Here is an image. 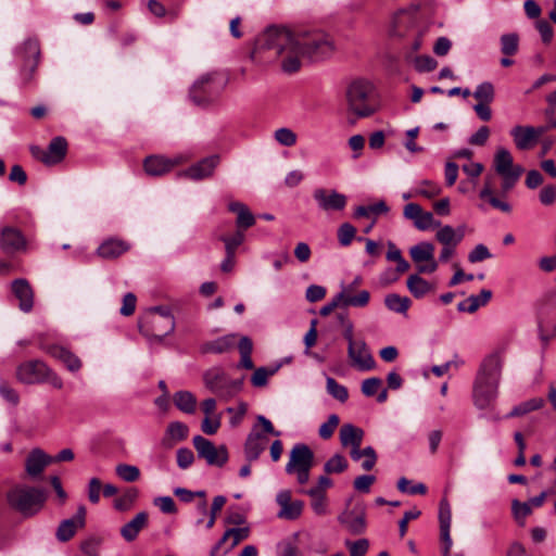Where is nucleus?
<instances>
[{"label": "nucleus", "mask_w": 556, "mask_h": 556, "mask_svg": "<svg viewBox=\"0 0 556 556\" xmlns=\"http://www.w3.org/2000/svg\"><path fill=\"white\" fill-rule=\"evenodd\" d=\"M256 50L273 53L280 59L283 72L294 73L301 67L302 56L323 60L332 54L334 45L319 30L294 33L285 26H269L257 37Z\"/></svg>", "instance_id": "f257e3e1"}, {"label": "nucleus", "mask_w": 556, "mask_h": 556, "mask_svg": "<svg viewBox=\"0 0 556 556\" xmlns=\"http://www.w3.org/2000/svg\"><path fill=\"white\" fill-rule=\"evenodd\" d=\"M503 357L500 351L486 355L478 370L473 383V403L479 409H484L495 401L502 375Z\"/></svg>", "instance_id": "f03ea898"}, {"label": "nucleus", "mask_w": 556, "mask_h": 556, "mask_svg": "<svg viewBox=\"0 0 556 556\" xmlns=\"http://www.w3.org/2000/svg\"><path fill=\"white\" fill-rule=\"evenodd\" d=\"M5 500L12 510L29 518L42 509L47 493L42 488L18 483L7 492Z\"/></svg>", "instance_id": "7ed1b4c3"}, {"label": "nucleus", "mask_w": 556, "mask_h": 556, "mask_svg": "<svg viewBox=\"0 0 556 556\" xmlns=\"http://www.w3.org/2000/svg\"><path fill=\"white\" fill-rule=\"evenodd\" d=\"M426 31V27L417 26L414 13L400 11L393 17L390 36L403 40L405 52H417L422 46Z\"/></svg>", "instance_id": "20e7f679"}, {"label": "nucleus", "mask_w": 556, "mask_h": 556, "mask_svg": "<svg viewBox=\"0 0 556 556\" xmlns=\"http://www.w3.org/2000/svg\"><path fill=\"white\" fill-rule=\"evenodd\" d=\"M349 112L357 118H364L376 112L374 88L366 80L352 81L345 92Z\"/></svg>", "instance_id": "39448f33"}, {"label": "nucleus", "mask_w": 556, "mask_h": 556, "mask_svg": "<svg viewBox=\"0 0 556 556\" xmlns=\"http://www.w3.org/2000/svg\"><path fill=\"white\" fill-rule=\"evenodd\" d=\"M244 378L230 380L220 367L204 371L203 382L206 389L216 394L219 400L229 401L242 391Z\"/></svg>", "instance_id": "423d86ee"}, {"label": "nucleus", "mask_w": 556, "mask_h": 556, "mask_svg": "<svg viewBox=\"0 0 556 556\" xmlns=\"http://www.w3.org/2000/svg\"><path fill=\"white\" fill-rule=\"evenodd\" d=\"M222 89L217 73H207L194 81L189 97L195 105L207 106L218 98Z\"/></svg>", "instance_id": "0eeeda50"}, {"label": "nucleus", "mask_w": 556, "mask_h": 556, "mask_svg": "<svg viewBox=\"0 0 556 556\" xmlns=\"http://www.w3.org/2000/svg\"><path fill=\"white\" fill-rule=\"evenodd\" d=\"M174 328L175 320L170 312H165L163 315L148 314L139 325L141 333L157 340L173 332Z\"/></svg>", "instance_id": "6e6552de"}, {"label": "nucleus", "mask_w": 556, "mask_h": 556, "mask_svg": "<svg viewBox=\"0 0 556 556\" xmlns=\"http://www.w3.org/2000/svg\"><path fill=\"white\" fill-rule=\"evenodd\" d=\"M192 443L198 456L205 459L207 465L223 467L227 463L229 456L225 445L216 447L210 440L202 435H195Z\"/></svg>", "instance_id": "1a4fd4ad"}, {"label": "nucleus", "mask_w": 556, "mask_h": 556, "mask_svg": "<svg viewBox=\"0 0 556 556\" xmlns=\"http://www.w3.org/2000/svg\"><path fill=\"white\" fill-rule=\"evenodd\" d=\"M51 369L40 359L22 363L16 369V378L22 383L36 384L47 380Z\"/></svg>", "instance_id": "9d476101"}, {"label": "nucleus", "mask_w": 556, "mask_h": 556, "mask_svg": "<svg viewBox=\"0 0 556 556\" xmlns=\"http://www.w3.org/2000/svg\"><path fill=\"white\" fill-rule=\"evenodd\" d=\"M190 155L178 154L173 157H165L162 155H150L143 162V168L150 176H162L170 172L175 166L189 161Z\"/></svg>", "instance_id": "9b49d317"}, {"label": "nucleus", "mask_w": 556, "mask_h": 556, "mask_svg": "<svg viewBox=\"0 0 556 556\" xmlns=\"http://www.w3.org/2000/svg\"><path fill=\"white\" fill-rule=\"evenodd\" d=\"M17 53L22 59V76L24 80L28 81L31 79L39 62L40 48L38 41L35 39L25 40Z\"/></svg>", "instance_id": "f8f14e48"}, {"label": "nucleus", "mask_w": 556, "mask_h": 556, "mask_svg": "<svg viewBox=\"0 0 556 556\" xmlns=\"http://www.w3.org/2000/svg\"><path fill=\"white\" fill-rule=\"evenodd\" d=\"M338 520L351 534L358 535L364 533L367 527L365 506L356 504L353 508L345 509L339 515Z\"/></svg>", "instance_id": "ddd939ff"}, {"label": "nucleus", "mask_w": 556, "mask_h": 556, "mask_svg": "<svg viewBox=\"0 0 556 556\" xmlns=\"http://www.w3.org/2000/svg\"><path fill=\"white\" fill-rule=\"evenodd\" d=\"M370 300V293L362 290L356 295H349L345 291H340L329 303L320 308V315L327 316L337 307H365Z\"/></svg>", "instance_id": "4468645a"}, {"label": "nucleus", "mask_w": 556, "mask_h": 556, "mask_svg": "<svg viewBox=\"0 0 556 556\" xmlns=\"http://www.w3.org/2000/svg\"><path fill=\"white\" fill-rule=\"evenodd\" d=\"M313 198L318 208L327 213L343 211L348 203V198L334 189L317 188L313 192Z\"/></svg>", "instance_id": "2eb2a0df"}, {"label": "nucleus", "mask_w": 556, "mask_h": 556, "mask_svg": "<svg viewBox=\"0 0 556 556\" xmlns=\"http://www.w3.org/2000/svg\"><path fill=\"white\" fill-rule=\"evenodd\" d=\"M365 432L353 424H344L339 431L342 447L350 448V456L354 462L359 460L358 450L362 446Z\"/></svg>", "instance_id": "dca6fc26"}, {"label": "nucleus", "mask_w": 556, "mask_h": 556, "mask_svg": "<svg viewBox=\"0 0 556 556\" xmlns=\"http://www.w3.org/2000/svg\"><path fill=\"white\" fill-rule=\"evenodd\" d=\"M314 464V453L304 443L295 444L291 452L286 472L292 475L295 470L312 469Z\"/></svg>", "instance_id": "f3484780"}, {"label": "nucleus", "mask_w": 556, "mask_h": 556, "mask_svg": "<svg viewBox=\"0 0 556 556\" xmlns=\"http://www.w3.org/2000/svg\"><path fill=\"white\" fill-rule=\"evenodd\" d=\"M348 355L352 365L362 371L371 370L376 362L364 340L348 345Z\"/></svg>", "instance_id": "a211bd4d"}, {"label": "nucleus", "mask_w": 556, "mask_h": 556, "mask_svg": "<svg viewBox=\"0 0 556 556\" xmlns=\"http://www.w3.org/2000/svg\"><path fill=\"white\" fill-rule=\"evenodd\" d=\"M219 164V156L214 154L202 159L187 169L179 173V176L191 180H203L213 176L215 168Z\"/></svg>", "instance_id": "6ab92c4d"}, {"label": "nucleus", "mask_w": 556, "mask_h": 556, "mask_svg": "<svg viewBox=\"0 0 556 556\" xmlns=\"http://www.w3.org/2000/svg\"><path fill=\"white\" fill-rule=\"evenodd\" d=\"M0 249L8 255H14L26 250V239L14 227H4L0 236Z\"/></svg>", "instance_id": "aec40b11"}, {"label": "nucleus", "mask_w": 556, "mask_h": 556, "mask_svg": "<svg viewBox=\"0 0 556 556\" xmlns=\"http://www.w3.org/2000/svg\"><path fill=\"white\" fill-rule=\"evenodd\" d=\"M53 458L41 448H33L25 459V471L31 480L38 479Z\"/></svg>", "instance_id": "412c9836"}, {"label": "nucleus", "mask_w": 556, "mask_h": 556, "mask_svg": "<svg viewBox=\"0 0 556 556\" xmlns=\"http://www.w3.org/2000/svg\"><path fill=\"white\" fill-rule=\"evenodd\" d=\"M439 521H440V538L442 541V553L443 556L450 555V549L452 547V539H451V522H452V511L448 502L443 498L440 502L439 508Z\"/></svg>", "instance_id": "4be33fe9"}, {"label": "nucleus", "mask_w": 556, "mask_h": 556, "mask_svg": "<svg viewBox=\"0 0 556 556\" xmlns=\"http://www.w3.org/2000/svg\"><path fill=\"white\" fill-rule=\"evenodd\" d=\"M86 508L79 506L73 518L63 520L56 529L55 536L60 542L70 541L76 531L85 526Z\"/></svg>", "instance_id": "5701e85b"}, {"label": "nucleus", "mask_w": 556, "mask_h": 556, "mask_svg": "<svg viewBox=\"0 0 556 556\" xmlns=\"http://www.w3.org/2000/svg\"><path fill=\"white\" fill-rule=\"evenodd\" d=\"M276 502L280 506V510L278 513L279 518L294 520L303 510V502L292 501L291 492L288 490L280 491L276 496Z\"/></svg>", "instance_id": "b1692460"}, {"label": "nucleus", "mask_w": 556, "mask_h": 556, "mask_svg": "<svg viewBox=\"0 0 556 556\" xmlns=\"http://www.w3.org/2000/svg\"><path fill=\"white\" fill-rule=\"evenodd\" d=\"M11 289L18 300V307L24 313H29L34 306V291L29 282L24 278L12 281Z\"/></svg>", "instance_id": "393cba45"}, {"label": "nucleus", "mask_w": 556, "mask_h": 556, "mask_svg": "<svg viewBox=\"0 0 556 556\" xmlns=\"http://www.w3.org/2000/svg\"><path fill=\"white\" fill-rule=\"evenodd\" d=\"M129 249L130 244L127 241L109 238L98 247L97 254L104 260H114L126 253Z\"/></svg>", "instance_id": "a878e982"}, {"label": "nucleus", "mask_w": 556, "mask_h": 556, "mask_svg": "<svg viewBox=\"0 0 556 556\" xmlns=\"http://www.w3.org/2000/svg\"><path fill=\"white\" fill-rule=\"evenodd\" d=\"M41 349L52 357L61 361L73 372L78 371L81 367L80 359L64 346L51 344L41 345Z\"/></svg>", "instance_id": "bb28decb"}, {"label": "nucleus", "mask_w": 556, "mask_h": 556, "mask_svg": "<svg viewBox=\"0 0 556 556\" xmlns=\"http://www.w3.org/2000/svg\"><path fill=\"white\" fill-rule=\"evenodd\" d=\"M238 334L229 333L215 340L203 343L200 348L203 354H223L232 350L236 345Z\"/></svg>", "instance_id": "cd10ccee"}, {"label": "nucleus", "mask_w": 556, "mask_h": 556, "mask_svg": "<svg viewBox=\"0 0 556 556\" xmlns=\"http://www.w3.org/2000/svg\"><path fill=\"white\" fill-rule=\"evenodd\" d=\"M266 438L261 432L249 433L244 443V456L247 462H255L266 448Z\"/></svg>", "instance_id": "c85d7f7f"}, {"label": "nucleus", "mask_w": 556, "mask_h": 556, "mask_svg": "<svg viewBox=\"0 0 556 556\" xmlns=\"http://www.w3.org/2000/svg\"><path fill=\"white\" fill-rule=\"evenodd\" d=\"M147 526L148 514L146 511H140L121 528V535L125 541L132 542L137 539L140 531Z\"/></svg>", "instance_id": "c756f323"}, {"label": "nucleus", "mask_w": 556, "mask_h": 556, "mask_svg": "<svg viewBox=\"0 0 556 556\" xmlns=\"http://www.w3.org/2000/svg\"><path fill=\"white\" fill-rule=\"evenodd\" d=\"M510 136L519 150H529L536 143L533 126L517 125L511 128Z\"/></svg>", "instance_id": "7c9ffc66"}, {"label": "nucleus", "mask_w": 556, "mask_h": 556, "mask_svg": "<svg viewBox=\"0 0 556 556\" xmlns=\"http://www.w3.org/2000/svg\"><path fill=\"white\" fill-rule=\"evenodd\" d=\"M492 298V291L489 289H482L479 294H471L466 300L457 304L458 312L475 313L481 306H484Z\"/></svg>", "instance_id": "2f4dec72"}, {"label": "nucleus", "mask_w": 556, "mask_h": 556, "mask_svg": "<svg viewBox=\"0 0 556 556\" xmlns=\"http://www.w3.org/2000/svg\"><path fill=\"white\" fill-rule=\"evenodd\" d=\"M46 153H47L48 165H54V164H58L61 161H63L67 153L66 139L61 136L54 137L50 141V143L46 150Z\"/></svg>", "instance_id": "473e14b6"}, {"label": "nucleus", "mask_w": 556, "mask_h": 556, "mask_svg": "<svg viewBox=\"0 0 556 556\" xmlns=\"http://www.w3.org/2000/svg\"><path fill=\"white\" fill-rule=\"evenodd\" d=\"M228 210L237 214V227L238 230H244L252 227L255 224V217L250 212L249 207L242 202H231L228 205Z\"/></svg>", "instance_id": "72a5a7b5"}, {"label": "nucleus", "mask_w": 556, "mask_h": 556, "mask_svg": "<svg viewBox=\"0 0 556 556\" xmlns=\"http://www.w3.org/2000/svg\"><path fill=\"white\" fill-rule=\"evenodd\" d=\"M407 289L416 298L420 299L427 293L435 290V287L429 283L426 279L418 274L410 275L406 281Z\"/></svg>", "instance_id": "f704fd0d"}, {"label": "nucleus", "mask_w": 556, "mask_h": 556, "mask_svg": "<svg viewBox=\"0 0 556 556\" xmlns=\"http://www.w3.org/2000/svg\"><path fill=\"white\" fill-rule=\"evenodd\" d=\"M405 58L408 62H410L415 70L419 73H428L432 72L437 68L438 62L430 55H415V52L410 50L405 52Z\"/></svg>", "instance_id": "c9c22d12"}, {"label": "nucleus", "mask_w": 556, "mask_h": 556, "mask_svg": "<svg viewBox=\"0 0 556 556\" xmlns=\"http://www.w3.org/2000/svg\"><path fill=\"white\" fill-rule=\"evenodd\" d=\"M494 168L498 175L514 173L516 166L513 163L510 152L505 148H498L494 155Z\"/></svg>", "instance_id": "e433bc0d"}, {"label": "nucleus", "mask_w": 556, "mask_h": 556, "mask_svg": "<svg viewBox=\"0 0 556 556\" xmlns=\"http://www.w3.org/2000/svg\"><path fill=\"white\" fill-rule=\"evenodd\" d=\"M409 255L414 263L420 264L434 258V245L428 241H421L409 249Z\"/></svg>", "instance_id": "4c0bfd02"}, {"label": "nucleus", "mask_w": 556, "mask_h": 556, "mask_svg": "<svg viewBox=\"0 0 556 556\" xmlns=\"http://www.w3.org/2000/svg\"><path fill=\"white\" fill-rule=\"evenodd\" d=\"M464 229H454L450 225L442 226L435 233V239L441 244L458 245L464 238Z\"/></svg>", "instance_id": "58836bf2"}, {"label": "nucleus", "mask_w": 556, "mask_h": 556, "mask_svg": "<svg viewBox=\"0 0 556 556\" xmlns=\"http://www.w3.org/2000/svg\"><path fill=\"white\" fill-rule=\"evenodd\" d=\"M175 406L185 414H193L197 408V397L190 391H178L174 394Z\"/></svg>", "instance_id": "ea45409f"}, {"label": "nucleus", "mask_w": 556, "mask_h": 556, "mask_svg": "<svg viewBox=\"0 0 556 556\" xmlns=\"http://www.w3.org/2000/svg\"><path fill=\"white\" fill-rule=\"evenodd\" d=\"M545 404V401L542 397H533L528 401H525L516 406L507 414V418L520 417L527 415L531 412L538 410L542 408Z\"/></svg>", "instance_id": "a19ab883"}, {"label": "nucleus", "mask_w": 556, "mask_h": 556, "mask_svg": "<svg viewBox=\"0 0 556 556\" xmlns=\"http://www.w3.org/2000/svg\"><path fill=\"white\" fill-rule=\"evenodd\" d=\"M238 349L241 355V359L239 364L237 365L238 368H244V369H253L254 364L251 358L252 350H253V343L252 340L243 336L240 338L238 342Z\"/></svg>", "instance_id": "79ce46f5"}, {"label": "nucleus", "mask_w": 556, "mask_h": 556, "mask_svg": "<svg viewBox=\"0 0 556 556\" xmlns=\"http://www.w3.org/2000/svg\"><path fill=\"white\" fill-rule=\"evenodd\" d=\"M189 428L181 421H173L168 424L166 429L165 438L163 439L164 444H169L167 441L180 442L188 437Z\"/></svg>", "instance_id": "37998d69"}, {"label": "nucleus", "mask_w": 556, "mask_h": 556, "mask_svg": "<svg viewBox=\"0 0 556 556\" xmlns=\"http://www.w3.org/2000/svg\"><path fill=\"white\" fill-rule=\"evenodd\" d=\"M389 212V207L384 201H379L375 204L370 205H361L355 208L354 216L359 217H372V219L377 218V216L381 214H387Z\"/></svg>", "instance_id": "c03bdc74"}, {"label": "nucleus", "mask_w": 556, "mask_h": 556, "mask_svg": "<svg viewBox=\"0 0 556 556\" xmlns=\"http://www.w3.org/2000/svg\"><path fill=\"white\" fill-rule=\"evenodd\" d=\"M410 300L407 296H401L396 293H390L384 298V305L388 309L405 314L410 306Z\"/></svg>", "instance_id": "a18cd8bd"}, {"label": "nucleus", "mask_w": 556, "mask_h": 556, "mask_svg": "<svg viewBox=\"0 0 556 556\" xmlns=\"http://www.w3.org/2000/svg\"><path fill=\"white\" fill-rule=\"evenodd\" d=\"M481 199H488L489 203L494 207L504 213H509L511 211V206L508 202H504L496 197L493 195L491 182L489 180L485 181L483 189L480 191Z\"/></svg>", "instance_id": "49530a36"}, {"label": "nucleus", "mask_w": 556, "mask_h": 556, "mask_svg": "<svg viewBox=\"0 0 556 556\" xmlns=\"http://www.w3.org/2000/svg\"><path fill=\"white\" fill-rule=\"evenodd\" d=\"M349 463L341 454H334L324 465L327 475L341 473L348 469Z\"/></svg>", "instance_id": "de8ad7c7"}, {"label": "nucleus", "mask_w": 556, "mask_h": 556, "mask_svg": "<svg viewBox=\"0 0 556 556\" xmlns=\"http://www.w3.org/2000/svg\"><path fill=\"white\" fill-rule=\"evenodd\" d=\"M326 389L327 392L336 400L341 403H344L349 397L348 389L338 383L334 378L328 377L326 380Z\"/></svg>", "instance_id": "09e8293b"}, {"label": "nucleus", "mask_w": 556, "mask_h": 556, "mask_svg": "<svg viewBox=\"0 0 556 556\" xmlns=\"http://www.w3.org/2000/svg\"><path fill=\"white\" fill-rule=\"evenodd\" d=\"M388 247H389V250L387 252V260L396 262V271L397 273L402 274V273L407 271L409 268V264L402 256L401 251L392 242H389Z\"/></svg>", "instance_id": "8fccbe9b"}, {"label": "nucleus", "mask_w": 556, "mask_h": 556, "mask_svg": "<svg viewBox=\"0 0 556 556\" xmlns=\"http://www.w3.org/2000/svg\"><path fill=\"white\" fill-rule=\"evenodd\" d=\"M472 96L478 102L491 103L494 100V87L490 81L481 83L477 86Z\"/></svg>", "instance_id": "3c124183"}, {"label": "nucleus", "mask_w": 556, "mask_h": 556, "mask_svg": "<svg viewBox=\"0 0 556 556\" xmlns=\"http://www.w3.org/2000/svg\"><path fill=\"white\" fill-rule=\"evenodd\" d=\"M116 475L126 482H135L140 478V470L137 466L119 464L116 466Z\"/></svg>", "instance_id": "603ef678"}, {"label": "nucleus", "mask_w": 556, "mask_h": 556, "mask_svg": "<svg viewBox=\"0 0 556 556\" xmlns=\"http://www.w3.org/2000/svg\"><path fill=\"white\" fill-rule=\"evenodd\" d=\"M519 37L517 34H505L501 37V51L505 55H514L518 51Z\"/></svg>", "instance_id": "864d4df0"}, {"label": "nucleus", "mask_w": 556, "mask_h": 556, "mask_svg": "<svg viewBox=\"0 0 556 556\" xmlns=\"http://www.w3.org/2000/svg\"><path fill=\"white\" fill-rule=\"evenodd\" d=\"M339 424H340L339 416L337 414H331L328 417L327 421H325L324 424L320 425V427L318 429L319 437L324 440L330 439L333 435L334 430L337 429Z\"/></svg>", "instance_id": "5fc2aeb1"}, {"label": "nucleus", "mask_w": 556, "mask_h": 556, "mask_svg": "<svg viewBox=\"0 0 556 556\" xmlns=\"http://www.w3.org/2000/svg\"><path fill=\"white\" fill-rule=\"evenodd\" d=\"M277 142L283 147H292L296 143V134L287 127L278 128L274 134Z\"/></svg>", "instance_id": "6e6d98bb"}, {"label": "nucleus", "mask_w": 556, "mask_h": 556, "mask_svg": "<svg viewBox=\"0 0 556 556\" xmlns=\"http://www.w3.org/2000/svg\"><path fill=\"white\" fill-rule=\"evenodd\" d=\"M219 239L225 243L226 253L236 255L237 248L244 241V232L237 230L231 237L222 236Z\"/></svg>", "instance_id": "4d7b16f0"}, {"label": "nucleus", "mask_w": 556, "mask_h": 556, "mask_svg": "<svg viewBox=\"0 0 556 556\" xmlns=\"http://www.w3.org/2000/svg\"><path fill=\"white\" fill-rule=\"evenodd\" d=\"M137 497V489H129L121 497L114 501V507L121 511L127 510L131 507Z\"/></svg>", "instance_id": "13d9d810"}, {"label": "nucleus", "mask_w": 556, "mask_h": 556, "mask_svg": "<svg viewBox=\"0 0 556 556\" xmlns=\"http://www.w3.org/2000/svg\"><path fill=\"white\" fill-rule=\"evenodd\" d=\"M410 481L405 477H402L397 481V489L402 493H408L412 495L420 494L424 495L427 492V486L424 483H417L415 485H409Z\"/></svg>", "instance_id": "bf43d9fd"}, {"label": "nucleus", "mask_w": 556, "mask_h": 556, "mask_svg": "<svg viewBox=\"0 0 556 556\" xmlns=\"http://www.w3.org/2000/svg\"><path fill=\"white\" fill-rule=\"evenodd\" d=\"M101 543L100 538L90 536L80 543V551L84 556H99Z\"/></svg>", "instance_id": "052dcab7"}, {"label": "nucleus", "mask_w": 556, "mask_h": 556, "mask_svg": "<svg viewBox=\"0 0 556 556\" xmlns=\"http://www.w3.org/2000/svg\"><path fill=\"white\" fill-rule=\"evenodd\" d=\"M277 371V368L268 370L265 367H258L254 370L251 377V383L256 388H262L267 384L268 378Z\"/></svg>", "instance_id": "680f3d73"}, {"label": "nucleus", "mask_w": 556, "mask_h": 556, "mask_svg": "<svg viewBox=\"0 0 556 556\" xmlns=\"http://www.w3.org/2000/svg\"><path fill=\"white\" fill-rule=\"evenodd\" d=\"M355 233L356 228L352 224H342L338 229V240L340 244L343 247H348L349 244H351L352 240L355 237Z\"/></svg>", "instance_id": "e2e57ef3"}, {"label": "nucleus", "mask_w": 556, "mask_h": 556, "mask_svg": "<svg viewBox=\"0 0 556 556\" xmlns=\"http://www.w3.org/2000/svg\"><path fill=\"white\" fill-rule=\"evenodd\" d=\"M440 192L441 188L437 184L430 180H424L420 184V186L416 189L415 194L425 197L427 199H432L440 194Z\"/></svg>", "instance_id": "0e129e2a"}, {"label": "nucleus", "mask_w": 556, "mask_h": 556, "mask_svg": "<svg viewBox=\"0 0 556 556\" xmlns=\"http://www.w3.org/2000/svg\"><path fill=\"white\" fill-rule=\"evenodd\" d=\"M359 453V459L362 457H365L364 462L362 463V468L366 471L371 470L377 462V454L374 447L366 446L364 448L358 450Z\"/></svg>", "instance_id": "69168bd1"}, {"label": "nucleus", "mask_w": 556, "mask_h": 556, "mask_svg": "<svg viewBox=\"0 0 556 556\" xmlns=\"http://www.w3.org/2000/svg\"><path fill=\"white\" fill-rule=\"evenodd\" d=\"M511 510L517 521L523 520L527 516H529L532 513L530 503L519 502L518 500H514L511 502Z\"/></svg>", "instance_id": "338daca9"}, {"label": "nucleus", "mask_w": 556, "mask_h": 556, "mask_svg": "<svg viewBox=\"0 0 556 556\" xmlns=\"http://www.w3.org/2000/svg\"><path fill=\"white\" fill-rule=\"evenodd\" d=\"M345 545L349 547L350 556H365L369 542L367 539H359L355 542L346 541Z\"/></svg>", "instance_id": "774afa93"}]
</instances>
